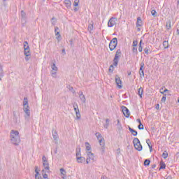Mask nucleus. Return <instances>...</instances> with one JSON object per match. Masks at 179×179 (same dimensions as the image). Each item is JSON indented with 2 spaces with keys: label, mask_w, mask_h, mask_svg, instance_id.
<instances>
[{
  "label": "nucleus",
  "mask_w": 179,
  "mask_h": 179,
  "mask_svg": "<svg viewBox=\"0 0 179 179\" xmlns=\"http://www.w3.org/2000/svg\"><path fill=\"white\" fill-rule=\"evenodd\" d=\"M117 122L116 124V127L118 131H121V129H122V125L121 124V122L120 121V120H117Z\"/></svg>",
  "instance_id": "412c9836"
},
{
  "label": "nucleus",
  "mask_w": 179,
  "mask_h": 179,
  "mask_svg": "<svg viewBox=\"0 0 179 179\" xmlns=\"http://www.w3.org/2000/svg\"><path fill=\"white\" fill-rule=\"evenodd\" d=\"M159 92H160V93H161L162 94H164L165 92H164V88H161V89L159 90Z\"/></svg>",
  "instance_id": "864d4df0"
},
{
  "label": "nucleus",
  "mask_w": 179,
  "mask_h": 179,
  "mask_svg": "<svg viewBox=\"0 0 179 179\" xmlns=\"http://www.w3.org/2000/svg\"><path fill=\"white\" fill-rule=\"evenodd\" d=\"M149 164H150V160L149 159H145L144 161V166H149Z\"/></svg>",
  "instance_id": "a19ab883"
},
{
  "label": "nucleus",
  "mask_w": 179,
  "mask_h": 179,
  "mask_svg": "<svg viewBox=\"0 0 179 179\" xmlns=\"http://www.w3.org/2000/svg\"><path fill=\"white\" fill-rule=\"evenodd\" d=\"M101 179H107V177H106V176H101Z\"/></svg>",
  "instance_id": "774afa93"
},
{
  "label": "nucleus",
  "mask_w": 179,
  "mask_h": 179,
  "mask_svg": "<svg viewBox=\"0 0 179 179\" xmlns=\"http://www.w3.org/2000/svg\"><path fill=\"white\" fill-rule=\"evenodd\" d=\"M143 44H145L144 43H142V40H141L140 41V43H139V45H141L142 46V45H143Z\"/></svg>",
  "instance_id": "0e129e2a"
},
{
  "label": "nucleus",
  "mask_w": 179,
  "mask_h": 179,
  "mask_svg": "<svg viewBox=\"0 0 179 179\" xmlns=\"http://www.w3.org/2000/svg\"><path fill=\"white\" fill-rule=\"evenodd\" d=\"M129 131H130L131 132V134L134 136H136V135H138V131H136V130H135L131 127H129Z\"/></svg>",
  "instance_id": "b1692460"
},
{
  "label": "nucleus",
  "mask_w": 179,
  "mask_h": 179,
  "mask_svg": "<svg viewBox=\"0 0 179 179\" xmlns=\"http://www.w3.org/2000/svg\"><path fill=\"white\" fill-rule=\"evenodd\" d=\"M145 66V63L142 62L141 63V66L139 69V75L140 78L143 79V78L145 76V72L143 71V67Z\"/></svg>",
  "instance_id": "9b49d317"
},
{
  "label": "nucleus",
  "mask_w": 179,
  "mask_h": 179,
  "mask_svg": "<svg viewBox=\"0 0 179 179\" xmlns=\"http://www.w3.org/2000/svg\"><path fill=\"white\" fill-rule=\"evenodd\" d=\"M76 119L80 120V112L78 110V112H76Z\"/></svg>",
  "instance_id": "58836bf2"
},
{
  "label": "nucleus",
  "mask_w": 179,
  "mask_h": 179,
  "mask_svg": "<svg viewBox=\"0 0 179 179\" xmlns=\"http://www.w3.org/2000/svg\"><path fill=\"white\" fill-rule=\"evenodd\" d=\"M128 76H131V71H127Z\"/></svg>",
  "instance_id": "e2e57ef3"
},
{
  "label": "nucleus",
  "mask_w": 179,
  "mask_h": 179,
  "mask_svg": "<svg viewBox=\"0 0 179 179\" xmlns=\"http://www.w3.org/2000/svg\"><path fill=\"white\" fill-rule=\"evenodd\" d=\"M64 3L66 6L69 9L71 8L72 3L71 2V0H64Z\"/></svg>",
  "instance_id": "aec40b11"
},
{
  "label": "nucleus",
  "mask_w": 179,
  "mask_h": 179,
  "mask_svg": "<svg viewBox=\"0 0 179 179\" xmlns=\"http://www.w3.org/2000/svg\"><path fill=\"white\" fill-rule=\"evenodd\" d=\"M168 156H169V153L167 152V151H164L162 154V157L164 159H167Z\"/></svg>",
  "instance_id": "e433bc0d"
},
{
  "label": "nucleus",
  "mask_w": 179,
  "mask_h": 179,
  "mask_svg": "<svg viewBox=\"0 0 179 179\" xmlns=\"http://www.w3.org/2000/svg\"><path fill=\"white\" fill-rule=\"evenodd\" d=\"M115 80L118 89H122V81H121V78L118 75L115 76Z\"/></svg>",
  "instance_id": "6e6552de"
},
{
  "label": "nucleus",
  "mask_w": 179,
  "mask_h": 179,
  "mask_svg": "<svg viewBox=\"0 0 179 179\" xmlns=\"http://www.w3.org/2000/svg\"><path fill=\"white\" fill-rule=\"evenodd\" d=\"M35 179H41V176H38V172H36V174L35 175Z\"/></svg>",
  "instance_id": "603ef678"
},
{
  "label": "nucleus",
  "mask_w": 179,
  "mask_h": 179,
  "mask_svg": "<svg viewBox=\"0 0 179 179\" xmlns=\"http://www.w3.org/2000/svg\"><path fill=\"white\" fill-rule=\"evenodd\" d=\"M146 143H147V144H149V143H152L150 142V139H147V140H146Z\"/></svg>",
  "instance_id": "bf43d9fd"
},
{
  "label": "nucleus",
  "mask_w": 179,
  "mask_h": 179,
  "mask_svg": "<svg viewBox=\"0 0 179 179\" xmlns=\"http://www.w3.org/2000/svg\"><path fill=\"white\" fill-rule=\"evenodd\" d=\"M110 125V119H106V124H104V128L107 129L108 128V126Z\"/></svg>",
  "instance_id": "473e14b6"
},
{
  "label": "nucleus",
  "mask_w": 179,
  "mask_h": 179,
  "mask_svg": "<svg viewBox=\"0 0 179 179\" xmlns=\"http://www.w3.org/2000/svg\"><path fill=\"white\" fill-rule=\"evenodd\" d=\"M10 141L13 145H19L20 143V136H19V131L12 130L10 131Z\"/></svg>",
  "instance_id": "f257e3e1"
},
{
  "label": "nucleus",
  "mask_w": 179,
  "mask_h": 179,
  "mask_svg": "<svg viewBox=\"0 0 179 179\" xmlns=\"http://www.w3.org/2000/svg\"><path fill=\"white\" fill-rule=\"evenodd\" d=\"M60 171H61V175L64 176V177H65L66 174V171H65V169H64L63 168L60 169Z\"/></svg>",
  "instance_id": "4c0bfd02"
},
{
  "label": "nucleus",
  "mask_w": 179,
  "mask_h": 179,
  "mask_svg": "<svg viewBox=\"0 0 179 179\" xmlns=\"http://www.w3.org/2000/svg\"><path fill=\"white\" fill-rule=\"evenodd\" d=\"M51 76H52V78H57V71H51Z\"/></svg>",
  "instance_id": "ea45409f"
},
{
  "label": "nucleus",
  "mask_w": 179,
  "mask_h": 179,
  "mask_svg": "<svg viewBox=\"0 0 179 179\" xmlns=\"http://www.w3.org/2000/svg\"><path fill=\"white\" fill-rule=\"evenodd\" d=\"M166 179H173V177H171V176L169 175L166 177Z\"/></svg>",
  "instance_id": "680f3d73"
},
{
  "label": "nucleus",
  "mask_w": 179,
  "mask_h": 179,
  "mask_svg": "<svg viewBox=\"0 0 179 179\" xmlns=\"http://www.w3.org/2000/svg\"><path fill=\"white\" fill-rule=\"evenodd\" d=\"M151 14L152 15V16H156V11L155 10H152L151 11Z\"/></svg>",
  "instance_id": "5fc2aeb1"
},
{
  "label": "nucleus",
  "mask_w": 179,
  "mask_h": 179,
  "mask_svg": "<svg viewBox=\"0 0 179 179\" xmlns=\"http://www.w3.org/2000/svg\"><path fill=\"white\" fill-rule=\"evenodd\" d=\"M42 162H43V163L48 162V160H47V157H45V155H43L42 157Z\"/></svg>",
  "instance_id": "de8ad7c7"
},
{
  "label": "nucleus",
  "mask_w": 179,
  "mask_h": 179,
  "mask_svg": "<svg viewBox=\"0 0 179 179\" xmlns=\"http://www.w3.org/2000/svg\"><path fill=\"white\" fill-rule=\"evenodd\" d=\"M120 58H121V49H118L116 51L115 55V57L113 59V65L114 66H117L118 65V61H120Z\"/></svg>",
  "instance_id": "20e7f679"
},
{
  "label": "nucleus",
  "mask_w": 179,
  "mask_h": 179,
  "mask_svg": "<svg viewBox=\"0 0 179 179\" xmlns=\"http://www.w3.org/2000/svg\"><path fill=\"white\" fill-rule=\"evenodd\" d=\"M78 94H79V98L81 100L82 103H86V97L83 94V92L80 91Z\"/></svg>",
  "instance_id": "ddd939ff"
},
{
  "label": "nucleus",
  "mask_w": 179,
  "mask_h": 179,
  "mask_svg": "<svg viewBox=\"0 0 179 179\" xmlns=\"http://www.w3.org/2000/svg\"><path fill=\"white\" fill-rule=\"evenodd\" d=\"M164 169H166V164H164V162H161L159 170Z\"/></svg>",
  "instance_id": "72a5a7b5"
},
{
  "label": "nucleus",
  "mask_w": 179,
  "mask_h": 179,
  "mask_svg": "<svg viewBox=\"0 0 179 179\" xmlns=\"http://www.w3.org/2000/svg\"><path fill=\"white\" fill-rule=\"evenodd\" d=\"M136 121H137V122H138V124H142L141 119H137Z\"/></svg>",
  "instance_id": "052dcab7"
},
{
  "label": "nucleus",
  "mask_w": 179,
  "mask_h": 179,
  "mask_svg": "<svg viewBox=\"0 0 179 179\" xmlns=\"http://www.w3.org/2000/svg\"><path fill=\"white\" fill-rule=\"evenodd\" d=\"M85 150L86 152H92V147L90 146V143L88 142L85 143Z\"/></svg>",
  "instance_id": "a211bd4d"
},
{
  "label": "nucleus",
  "mask_w": 179,
  "mask_h": 179,
  "mask_svg": "<svg viewBox=\"0 0 179 179\" xmlns=\"http://www.w3.org/2000/svg\"><path fill=\"white\" fill-rule=\"evenodd\" d=\"M80 155V147H78L76 148V159H78V157H82V156Z\"/></svg>",
  "instance_id": "5701e85b"
},
{
  "label": "nucleus",
  "mask_w": 179,
  "mask_h": 179,
  "mask_svg": "<svg viewBox=\"0 0 179 179\" xmlns=\"http://www.w3.org/2000/svg\"><path fill=\"white\" fill-rule=\"evenodd\" d=\"M163 46L164 47L165 49L169 48V41H164L163 42Z\"/></svg>",
  "instance_id": "f704fd0d"
},
{
  "label": "nucleus",
  "mask_w": 179,
  "mask_h": 179,
  "mask_svg": "<svg viewBox=\"0 0 179 179\" xmlns=\"http://www.w3.org/2000/svg\"><path fill=\"white\" fill-rule=\"evenodd\" d=\"M143 48L140 45L139 47H138V51H139V52H142Z\"/></svg>",
  "instance_id": "6e6d98bb"
},
{
  "label": "nucleus",
  "mask_w": 179,
  "mask_h": 179,
  "mask_svg": "<svg viewBox=\"0 0 179 179\" xmlns=\"http://www.w3.org/2000/svg\"><path fill=\"white\" fill-rule=\"evenodd\" d=\"M166 99H167V95L166 94H164V96H162L161 101L164 103V101H166Z\"/></svg>",
  "instance_id": "79ce46f5"
},
{
  "label": "nucleus",
  "mask_w": 179,
  "mask_h": 179,
  "mask_svg": "<svg viewBox=\"0 0 179 179\" xmlns=\"http://www.w3.org/2000/svg\"><path fill=\"white\" fill-rule=\"evenodd\" d=\"M117 17H111L108 22V27H114L117 24Z\"/></svg>",
  "instance_id": "0eeeda50"
},
{
  "label": "nucleus",
  "mask_w": 179,
  "mask_h": 179,
  "mask_svg": "<svg viewBox=\"0 0 179 179\" xmlns=\"http://www.w3.org/2000/svg\"><path fill=\"white\" fill-rule=\"evenodd\" d=\"M138 129H143V124L142 123H140L138 126Z\"/></svg>",
  "instance_id": "8fccbe9b"
},
{
  "label": "nucleus",
  "mask_w": 179,
  "mask_h": 179,
  "mask_svg": "<svg viewBox=\"0 0 179 179\" xmlns=\"http://www.w3.org/2000/svg\"><path fill=\"white\" fill-rule=\"evenodd\" d=\"M144 51H145L146 55H149V49H148V48H145L144 49Z\"/></svg>",
  "instance_id": "3c124183"
},
{
  "label": "nucleus",
  "mask_w": 179,
  "mask_h": 179,
  "mask_svg": "<svg viewBox=\"0 0 179 179\" xmlns=\"http://www.w3.org/2000/svg\"><path fill=\"white\" fill-rule=\"evenodd\" d=\"M43 166L46 173H50V164L48 163V161L46 162H43Z\"/></svg>",
  "instance_id": "4468645a"
},
{
  "label": "nucleus",
  "mask_w": 179,
  "mask_h": 179,
  "mask_svg": "<svg viewBox=\"0 0 179 179\" xmlns=\"http://www.w3.org/2000/svg\"><path fill=\"white\" fill-rule=\"evenodd\" d=\"M73 108H74L75 113H78V112L79 111V106H78V103H74L73 104Z\"/></svg>",
  "instance_id": "cd10ccee"
},
{
  "label": "nucleus",
  "mask_w": 179,
  "mask_h": 179,
  "mask_svg": "<svg viewBox=\"0 0 179 179\" xmlns=\"http://www.w3.org/2000/svg\"><path fill=\"white\" fill-rule=\"evenodd\" d=\"M138 45V41L137 40H134L133 41V47H136Z\"/></svg>",
  "instance_id": "49530a36"
},
{
  "label": "nucleus",
  "mask_w": 179,
  "mask_h": 179,
  "mask_svg": "<svg viewBox=\"0 0 179 179\" xmlns=\"http://www.w3.org/2000/svg\"><path fill=\"white\" fill-rule=\"evenodd\" d=\"M47 171H45L44 169L42 170V176L43 177L44 179H48V175H47Z\"/></svg>",
  "instance_id": "c756f323"
},
{
  "label": "nucleus",
  "mask_w": 179,
  "mask_h": 179,
  "mask_svg": "<svg viewBox=\"0 0 179 179\" xmlns=\"http://www.w3.org/2000/svg\"><path fill=\"white\" fill-rule=\"evenodd\" d=\"M92 31H93V22L90 23L88 25V31H90V33H92Z\"/></svg>",
  "instance_id": "c85d7f7f"
},
{
  "label": "nucleus",
  "mask_w": 179,
  "mask_h": 179,
  "mask_svg": "<svg viewBox=\"0 0 179 179\" xmlns=\"http://www.w3.org/2000/svg\"><path fill=\"white\" fill-rule=\"evenodd\" d=\"M79 5V0H75L73 3L74 6H78Z\"/></svg>",
  "instance_id": "09e8293b"
},
{
  "label": "nucleus",
  "mask_w": 179,
  "mask_h": 179,
  "mask_svg": "<svg viewBox=\"0 0 179 179\" xmlns=\"http://www.w3.org/2000/svg\"><path fill=\"white\" fill-rule=\"evenodd\" d=\"M3 78V66L0 63V80Z\"/></svg>",
  "instance_id": "dca6fc26"
},
{
  "label": "nucleus",
  "mask_w": 179,
  "mask_h": 179,
  "mask_svg": "<svg viewBox=\"0 0 179 179\" xmlns=\"http://www.w3.org/2000/svg\"><path fill=\"white\" fill-rule=\"evenodd\" d=\"M52 21H53V22H52V24H55V22H57V20H55V17H52Z\"/></svg>",
  "instance_id": "4d7b16f0"
},
{
  "label": "nucleus",
  "mask_w": 179,
  "mask_h": 179,
  "mask_svg": "<svg viewBox=\"0 0 179 179\" xmlns=\"http://www.w3.org/2000/svg\"><path fill=\"white\" fill-rule=\"evenodd\" d=\"M133 143L134 145V148L136 150H138V152H141L143 149L142 144H141V141H139V138H134L133 140Z\"/></svg>",
  "instance_id": "7ed1b4c3"
},
{
  "label": "nucleus",
  "mask_w": 179,
  "mask_h": 179,
  "mask_svg": "<svg viewBox=\"0 0 179 179\" xmlns=\"http://www.w3.org/2000/svg\"><path fill=\"white\" fill-rule=\"evenodd\" d=\"M156 110H159V108H160V105L159 103H157L155 106Z\"/></svg>",
  "instance_id": "13d9d810"
},
{
  "label": "nucleus",
  "mask_w": 179,
  "mask_h": 179,
  "mask_svg": "<svg viewBox=\"0 0 179 179\" xmlns=\"http://www.w3.org/2000/svg\"><path fill=\"white\" fill-rule=\"evenodd\" d=\"M95 136L97 138L98 141H99V139L103 138V136H101V134L100 133H96Z\"/></svg>",
  "instance_id": "c9c22d12"
},
{
  "label": "nucleus",
  "mask_w": 179,
  "mask_h": 179,
  "mask_svg": "<svg viewBox=\"0 0 179 179\" xmlns=\"http://www.w3.org/2000/svg\"><path fill=\"white\" fill-rule=\"evenodd\" d=\"M166 27L167 30H170V29H171V20H169L166 21Z\"/></svg>",
  "instance_id": "393cba45"
},
{
  "label": "nucleus",
  "mask_w": 179,
  "mask_h": 179,
  "mask_svg": "<svg viewBox=\"0 0 179 179\" xmlns=\"http://www.w3.org/2000/svg\"><path fill=\"white\" fill-rule=\"evenodd\" d=\"M78 163H85L86 162V158L84 157H80L77 159Z\"/></svg>",
  "instance_id": "6ab92c4d"
},
{
  "label": "nucleus",
  "mask_w": 179,
  "mask_h": 179,
  "mask_svg": "<svg viewBox=\"0 0 179 179\" xmlns=\"http://www.w3.org/2000/svg\"><path fill=\"white\" fill-rule=\"evenodd\" d=\"M122 111L126 118H129V115H131V113H129V110L127 109L126 106L122 107Z\"/></svg>",
  "instance_id": "1a4fd4ad"
},
{
  "label": "nucleus",
  "mask_w": 179,
  "mask_h": 179,
  "mask_svg": "<svg viewBox=\"0 0 179 179\" xmlns=\"http://www.w3.org/2000/svg\"><path fill=\"white\" fill-rule=\"evenodd\" d=\"M109 72L113 73L114 72V66L113 65H110L109 67Z\"/></svg>",
  "instance_id": "c03bdc74"
},
{
  "label": "nucleus",
  "mask_w": 179,
  "mask_h": 179,
  "mask_svg": "<svg viewBox=\"0 0 179 179\" xmlns=\"http://www.w3.org/2000/svg\"><path fill=\"white\" fill-rule=\"evenodd\" d=\"M99 142L102 148H104V146L106 145V143H104V138H100V139L99 140Z\"/></svg>",
  "instance_id": "7c9ffc66"
},
{
  "label": "nucleus",
  "mask_w": 179,
  "mask_h": 179,
  "mask_svg": "<svg viewBox=\"0 0 179 179\" xmlns=\"http://www.w3.org/2000/svg\"><path fill=\"white\" fill-rule=\"evenodd\" d=\"M152 169H156V164L152 165Z\"/></svg>",
  "instance_id": "338daca9"
},
{
  "label": "nucleus",
  "mask_w": 179,
  "mask_h": 179,
  "mask_svg": "<svg viewBox=\"0 0 179 179\" xmlns=\"http://www.w3.org/2000/svg\"><path fill=\"white\" fill-rule=\"evenodd\" d=\"M142 26V19L141 17H137L136 27H141Z\"/></svg>",
  "instance_id": "f3484780"
},
{
  "label": "nucleus",
  "mask_w": 179,
  "mask_h": 179,
  "mask_svg": "<svg viewBox=\"0 0 179 179\" xmlns=\"http://www.w3.org/2000/svg\"><path fill=\"white\" fill-rule=\"evenodd\" d=\"M30 50V47L29 46V43L27 41L24 42V50Z\"/></svg>",
  "instance_id": "bb28decb"
},
{
  "label": "nucleus",
  "mask_w": 179,
  "mask_h": 179,
  "mask_svg": "<svg viewBox=\"0 0 179 179\" xmlns=\"http://www.w3.org/2000/svg\"><path fill=\"white\" fill-rule=\"evenodd\" d=\"M55 36H58L56 37L57 40H58L59 38H61V35H59V28L58 27H55Z\"/></svg>",
  "instance_id": "2eb2a0df"
},
{
  "label": "nucleus",
  "mask_w": 179,
  "mask_h": 179,
  "mask_svg": "<svg viewBox=\"0 0 179 179\" xmlns=\"http://www.w3.org/2000/svg\"><path fill=\"white\" fill-rule=\"evenodd\" d=\"M21 17H22V24L24 26L26 24V13L24 10L21 11Z\"/></svg>",
  "instance_id": "f8f14e48"
},
{
  "label": "nucleus",
  "mask_w": 179,
  "mask_h": 179,
  "mask_svg": "<svg viewBox=\"0 0 179 179\" xmlns=\"http://www.w3.org/2000/svg\"><path fill=\"white\" fill-rule=\"evenodd\" d=\"M66 87H67V89H69L71 92V93L75 94L76 91H75V90H73V87L69 85L66 86Z\"/></svg>",
  "instance_id": "2f4dec72"
},
{
  "label": "nucleus",
  "mask_w": 179,
  "mask_h": 179,
  "mask_svg": "<svg viewBox=\"0 0 179 179\" xmlns=\"http://www.w3.org/2000/svg\"><path fill=\"white\" fill-rule=\"evenodd\" d=\"M58 135V134L57 133V131H55L54 134H52V136L54 138V139L55 141H57V138H58L57 136Z\"/></svg>",
  "instance_id": "a18cd8bd"
},
{
  "label": "nucleus",
  "mask_w": 179,
  "mask_h": 179,
  "mask_svg": "<svg viewBox=\"0 0 179 179\" xmlns=\"http://www.w3.org/2000/svg\"><path fill=\"white\" fill-rule=\"evenodd\" d=\"M117 44H118V40L117 38H113L110 43H109V48L110 51H114L115 48H117Z\"/></svg>",
  "instance_id": "39448f33"
},
{
  "label": "nucleus",
  "mask_w": 179,
  "mask_h": 179,
  "mask_svg": "<svg viewBox=\"0 0 179 179\" xmlns=\"http://www.w3.org/2000/svg\"><path fill=\"white\" fill-rule=\"evenodd\" d=\"M164 92L169 93V90H167V89L164 90Z\"/></svg>",
  "instance_id": "69168bd1"
},
{
  "label": "nucleus",
  "mask_w": 179,
  "mask_h": 179,
  "mask_svg": "<svg viewBox=\"0 0 179 179\" xmlns=\"http://www.w3.org/2000/svg\"><path fill=\"white\" fill-rule=\"evenodd\" d=\"M138 94L142 99V95L143 94V88L142 87H140L138 90Z\"/></svg>",
  "instance_id": "4be33fe9"
},
{
  "label": "nucleus",
  "mask_w": 179,
  "mask_h": 179,
  "mask_svg": "<svg viewBox=\"0 0 179 179\" xmlns=\"http://www.w3.org/2000/svg\"><path fill=\"white\" fill-rule=\"evenodd\" d=\"M86 153H87V159H86L87 164H89V163H90V160H92V162H94V154L89 151L86 152Z\"/></svg>",
  "instance_id": "423d86ee"
},
{
  "label": "nucleus",
  "mask_w": 179,
  "mask_h": 179,
  "mask_svg": "<svg viewBox=\"0 0 179 179\" xmlns=\"http://www.w3.org/2000/svg\"><path fill=\"white\" fill-rule=\"evenodd\" d=\"M132 51L134 54H138V48H135L136 46H133Z\"/></svg>",
  "instance_id": "37998d69"
},
{
  "label": "nucleus",
  "mask_w": 179,
  "mask_h": 179,
  "mask_svg": "<svg viewBox=\"0 0 179 179\" xmlns=\"http://www.w3.org/2000/svg\"><path fill=\"white\" fill-rule=\"evenodd\" d=\"M51 69H52V71H55V72L58 71V67H57V66L55 65V62L52 63Z\"/></svg>",
  "instance_id": "a878e982"
},
{
  "label": "nucleus",
  "mask_w": 179,
  "mask_h": 179,
  "mask_svg": "<svg viewBox=\"0 0 179 179\" xmlns=\"http://www.w3.org/2000/svg\"><path fill=\"white\" fill-rule=\"evenodd\" d=\"M24 55H25V61H29L31 58V53L30 49L24 50Z\"/></svg>",
  "instance_id": "9d476101"
},
{
  "label": "nucleus",
  "mask_w": 179,
  "mask_h": 179,
  "mask_svg": "<svg viewBox=\"0 0 179 179\" xmlns=\"http://www.w3.org/2000/svg\"><path fill=\"white\" fill-rule=\"evenodd\" d=\"M23 110L26 114L25 119L29 120L30 118V106H29V100L27 99V97L24 98Z\"/></svg>",
  "instance_id": "f03ea898"
}]
</instances>
